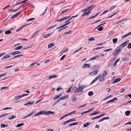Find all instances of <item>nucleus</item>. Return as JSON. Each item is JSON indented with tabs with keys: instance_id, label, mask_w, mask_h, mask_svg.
I'll return each instance as SVG.
<instances>
[{
	"instance_id": "f257e3e1",
	"label": "nucleus",
	"mask_w": 131,
	"mask_h": 131,
	"mask_svg": "<svg viewBox=\"0 0 131 131\" xmlns=\"http://www.w3.org/2000/svg\"><path fill=\"white\" fill-rule=\"evenodd\" d=\"M121 50L122 48L118 46L116 50L113 51V54L114 56H116L121 52Z\"/></svg>"
},
{
	"instance_id": "f03ea898",
	"label": "nucleus",
	"mask_w": 131,
	"mask_h": 131,
	"mask_svg": "<svg viewBox=\"0 0 131 131\" xmlns=\"http://www.w3.org/2000/svg\"><path fill=\"white\" fill-rule=\"evenodd\" d=\"M91 10V9H90L88 11V10L86 8L82 9L81 10V11L83 12V13L82 15V17H83L85 16L89 15L90 13V11Z\"/></svg>"
},
{
	"instance_id": "7ed1b4c3",
	"label": "nucleus",
	"mask_w": 131,
	"mask_h": 131,
	"mask_svg": "<svg viewBox=\"0 0 131 131\" xmlns=\"http://www.w3.org/2000/svg\"><path fill=\"white\" fill-rule=\"evenodd\" d=\"M45 114L47 115V111L45 110H43L40 111L37 113L35 114L34 115L35 116H37L39 115Z\"/></svg>"
},
{
	"instance_id": "20e7f679",
	"label": "nucleus",
	"mask_w": 131,
	"mask_h": 131,
	"mask_svg": "<svg viewBox=\"0 0 131 131\" xmlns=\"http://www.w3.org/2000/svg\"><path fill=\"white\" fill-rule=\"evenodd\" d=\"M96 78L97 79V80L99 79V81L101 82L103 81L104 79V77L101 74L97 76Z\"/></svg>"
},
{
	"instance_id": "39448f33",
	"label": "nucleus",
	"mask_w": 131,
	"mask_h": 131,
	"mask_svg": "<svg viewBox=\"0 0 131 131\" xmlns=\"http://www.w3.org/2000/svg\"><path fill=\"white\" fill-rule=\"evenodd\" d=\"M129 40H127V41L123 43L121 45H120L119 46L121 48H124L126 45L128 43V42H129Z\"/></svg>"
},
{
	"instance_id": "423d86ee",
	"label": "nucleus",
	"mask_w": 131,
	"mask_h": 131,
	"mask_svg": "<svg viewBox=\"0 0 131 131\" xmlns=\"http://www.w3.org/2000/svg\"><path fill=\"white\" fill-rule=\"evenodd\" d=\"M70 17V16H67V17H63V18H62V19H59V20H57V21L58 22H60L62 20H65L69 18Z\"/></svg>"
},
{
	"instance_id": "0eeeda50",
	"label": "nucleus",
	"mask_w": 131,
	"mask_h": 131,
	"mask_svg": "<svg viewBox=\"0 0 131 131\" xmlns=\"http://www.w3.org/2000/svg\"><path fill=\"white\" fill-rule=\"evenodd\" d=\"M98 72V70H96L95 71H92L91 72H90L89 74H91V75H96L97 73Z\"/></svg>"
},
{
	"instance_id": "6e6552de",
	"label": "nucleus",
	"mask_w": 131,
	"mask_h": 131,
	"mask_svg": "<svg viewBox=\"0 0 131 131\" xmlns=\"http://www.w3.org/2000/svg\"><path fill=\"white\" fill-rule=\"evenodd\" d=\"M121 78H117L114 80V81L113 82V83L114 84L116 83H117L121 80Z\"/></svg>"
},
{
	"instance_id": "1a4fd4ad",
	"label": "nucleus",
	"mask_w": 131,
	"mask_h": 131,
	"mask_svg": "<svg viewBox=\"0 0 131 131\" xmlns=\"http://www.w3.org/2000/svg\"><path fill=\"white\" fill-rule=\"evenodd\" d=\"M28 0H25L24 1H23L22 2H21L18 3H16L14 6V7L15 6H16L17 5H19V4H21L22 3H24L25 2L27 1H28Z\"/></svg>"
},
{
	"instance_id": "9d476101",
	"label": "nucleus",
	"mask_w": 131,
	"mask_h": 131,
	"mask_svg": "<svg viewBox=\"0 0 131 131\" xmlns=\"http://www.w3.org/2000/svg\"><path fill=\"white\" fill-rule=\"evenodd\" d=\"M68 50V48H66L65 49H63L60 52L61 55H62L63 53L66 52H67Z\"/></svg>"
},
{
	"instance_id": "9b49d317",
	"label": "nucleus",
	"mask_w": 131,
	"mask_h": 131,
	"mask_svg": "<svg viewBox=\"0 0 131 131\" xmlns=\"http://www.w3.org/2000/svg\"><path fill=\"white\" fill-rule=\"evenodd\" d=\"M70 23H71V22H69V23H68L66 24H64L60 27H57L56 28V29H59L61 28L62 27H64V26H66V25L70 24Z\"/></svg>"
},
{
	"instance_id": "f8f14e48",
	"label": "nucleus",
	"mask_w": 131,
	"mask_h": 131,
	"mask_svg": "<svg viewBox=\"0 0 131 131\" xmlns=\"http://www.w3.org/2000/svg\"><path fill=\"white\" fill-rule=\"evenodd\" d=\"M34 103V102L32 101H29V102H27V103H25L24 104V105H31L32 104H33Z\"/></svg>"
},
{
	"instance_id": "ddd939ff",
	"label": "nucleus",
	"mask_w": 131,
	"mask_h": 131,
	"mask_svg": "<svg viewBox=\"0 0 131 131\" xmlns=\"http://www.w3.org/2000/svg\"><path fill=\"white\" fill-rule=\"evenodd\" d=\"M20 52H19V51H15L13 52H12L11 53H10V54H13V55H15L16 54H19L20 53Z\"/></svg>"
},
{
	"instance_id": "4468645a",
	"label": "nucleus",
	"mask_w": 131,
	"mask_h": 131,
	"mask_svg": "<svg viewBox=\"0 0 131 131\" xmlns=\"http://www.w3.org/2000/svg\"><path fill=\"white\" fill-rule=\"evenodd\" d=\"M90 67V64L85 63L84 64V66L82 67L83 68H89Z\"/></svg>"
},
{
	"instance_id": "2eb2a0df",
	"label": "nucleus",
	"mask_w": 131,
	"mask_h": 131,
	"mask_svg": "<svg viewBox=\"0 0 131 131\" xmlns=\"http://www.w3.org/2000/svg\"><path fill=\"white\" fill-rule=\"evenodd\" d=\"M100 56H96L93 58H91L90 59V60H92L96 59H98V57H99Z\"/></svg>"
},
{
	"instance_id": "dca6fc26",
	"label": "nucleus",
	"mask_w": 131,
	"mask_h": 131,
	"mask_svg": "<svg viewBox=\"0 0 131 131\" xmlns=\"http://www.w3.org/2000/svg\"><path fill=\"white\" fill-rule=\"evenodd\" d=\"M90 123H91L89 122H88L86 123H85L83 124V126L84 127H86L88 125H89L90 124Z\"/></svg>"
},
{
	"instance_id": "f3484780",
	"label": "nucleus",
	"mask_w": 131,
	"mask_h": 131,
	"mask_svg": "<svg viewBox=\"0 0 131 131\" xmlns=\"http://www.w3.org/2000/svg\"><path fill=\"white\" fill-rule=\"evenodd\" d=\"M78 90V89L76 87L74 86L73 87V90L75 92H79V91Z\"/></svg>"
},
{
	"instance_id": "a211bd4d",
	"label": "nucleus",
	"mask_w": 131,
	"mask_h": 131,
	"mask_svg": "<svg viewBox=\"0 0 131 131\" xmlns=\"http://www.w3.org/2000/svg\"><path fill=\"white\" fill-rule=\"evenodd\" d=\"M51 114H54V112L50 111H47V115H49Z\"/></svg>"
},
{
	"instance_id": "6ab92c4d",
	"label": "nucleus",
	"mask_w": 131,
	"mask_h": 131,
	"mask_svg": "<svg viewBox=\"0 0 131 131\" xmlns=\"http://www.w3.org/2000/svg\"><path fill=\"white\" fill-rule=\"evenodd\" d=\"M93 6V5H91L89 6L88 7L86 8L88 10H89L90 9H91V10L93 9L94 8H92V7Z\"/></svg>"
},
{
	"instance_id": "aec40b11",
	"label": "nucleus",
	"mask_w": 131,
	"mask_h": 131,
	"mask_svg": "<svg viewBox=\"0 0 131 131\" xmlns=\"http://www.w3.org/2000/svg\"><path fill=\"white\" fill-rule=\"evenodd\" d=\"M12 32L9 30H8L6 31L5 32V34L6 35H7L10 34Z\"/></svg>"
},
{
	"instance_id": "412c9836",
	"label": "nucleus",
	"mask_w": 131,
	"mask_h": 131,
	"mask_svg": "<svg viewBox=\"0 0 131 131\" xmlns=\"http://www.w3.org/2000/svg\"><path fill=\"white\" fill-rule=\"evenodd\" d=\"M52 33L51 34H50L49 33L48 34H46L45 35H43V36L45 38H46L50 36L52 34Z\"/></svg>"
},
{
	"instance_id": "4be33fe9",
	"label": "nucleus",
	"mask_w": 131,
	"mask_h": 131,
	"mask_svg": "<svg viewBox=\"0 0 131 131\" xmlns=\"http://www.w3.org/2000/svg\"><path fill=\"white\" fill-rule=\"evenodd\" d=\"M120 61V60L119 59H117L115 63H114V64L113 65V67H115L117 65V63L119 61Z\"/></svg>"
},
{
	"instance_id": "5701e85b",
	"label": "nucleus",
	"mask_w": 131,
	"mask_h": 131,
	"mask_svg": "<svg viewBox=\"0 0 131 131\" xmlns=\"http://www.w3.org/2000/svg\"><path fill=\"white\" fill-rule=\"evenodd\" d=\"M22 97L21 95H20L15 96V99L16 100H18L20 98Z\"/></svg>"
},
{
	"instance_id": "b1692460",
	"label": "nucleus",
	"mask_w": 131,
	"mask_h": 131,
	"mask_svg": "<svg viewBox=\"0 0 131 131\" xmlns=\"http://www.w3.org/2000/svg\"><path fill=\"white\" fill-rule=\"evenodd\" d=\"M117 6V5H114L111 7L109 9V11H110L113 9Z\"/></svg>"
},
{
	"instance_id": "393cba45",
	"label": "nucleus",
	"mask_w": 131,
	"mask_h": 131,
	"mask_svg": "<svg viewBox=\"0 0 131 131\" xmlns=\"http://www.w3.org/2000/svg\"><path fill=\"white\" fill-rule=\"evenodd\" d=\"M107 71H104L103 72L102 75L105 78V77L106 75L107 74Z\"/></svg>"
},
{
	"instance_id": "a878e982",
	"label": "nucleus",
	"mask_w": 131,
	"mask_h": 131,
	"mask_svg": "<svg viewBox=\"0 0 131 131\" xmlns=\"http://www.w3.org/2000/svg\"><path fill=\"white\" fill-rule=\"evenodd\" d=\"M78 124V122H76L75 123L71 124L69 125V126H73L74 125H77V124Z\"/></svg>"
},
{
	"instance_id": "bb28decb",
	"label": "nucleus",
	"mask_w": 131,
	"mask_h": 131,
	"mask_svg": "<svg viewBox=\"0 0 131 131\" xmlns=\"http://www.w3.org/2000/svg\"><path fill=\"white\" fill-rule=\"evenodd\" d=\"M118 40L116 38H113V42L114 44Z\"/></svg>"
},
{
	"instance_id": "cd10ccee",
	"label": "nucleus",
	"mask_w": 131,
	"mask_h": 131,
	"mask_svg": "<svg viewBox=\"0 0 131 131\" xmlns=\"http://www.w3.org/2000/svg\"><path fill=\"white\" fill-rule=\"evenodd\" d=\"M125 113L126 116H128L130 113V111H127L125 112Z\"/></svg>"
},
{
	"instance_id": "c85d7f7f",
	"label": "nucleus",
	"mask_w": 131,
	"mask_h": 131,
	"mask_svg": "<svg viewBox=\"0 0 131 131\" xmlns=\"http://www.w3.org/2000/svg\"><path fill=\"white\" fill-rule=\"evenodd\" d=\"M68 27V26H66V27H62V28H61L60 29H59V30H58V31L59 32H60L61 31H62V30L64 29H65L67 27Z\"/></svg>"
},
{
	"instance_id": "c756f323",
	"label": "nucleus",
	"mask_w": 131,
	"mask_h": 131,
	"mask_svg": "<svg viewBox=\"0 0 131 131\" xmlns=\"http://www.w3.org/2000/svg\"><path fill=\"white\" fill-rule=\"evenodd\" d=\"M57 26V24L54 25L48 28L47 29V30H48L49 29H52L53 28H54V27Z\"/></svg>"
},
{
	"instance_id": "7c9ffc66",
	"label": "nucleus",
	"mask_w": 131,
	"mask_h": 131,
	"mask_svg": "<svg viewBox=\"0 0 131 131\" xmlns=\"http://www.w3.org/2000/svg\"><path fill=\"white\" fill-rule=\"evenodd\" d=\"M9 57H10L9 55L6 56H5L4 57H3L2 59V60H3L5 59L6 58H9Z\"/></svg>"
},
{
	"instance_id": "2f4dec72",
	"label": "nucleus",
	"mask_w": 131,
	"mask_h": 131,
	"mask_svg": "<svg viewBox=\"0 0 131 131\" xmlns=\"http://www.w3.org/2000/svg\"><path fill=\"white\" fill-rule=\"evenodd\" d=\"M54 43H52L48 45V47L49 48H50L51 47H52L53 46H54Z\"/></svg>"
},
{
	"instance_id": "473e14b6",
	"label": "nucleus",
	"mask_w": 131,
	"mask_h": 131,
	"mask_svg": "<svg viewBox=\"0 0 131 131\" xmlns=\"http://www.w3.org/2000/svg\"><path fill=\"white\" fill-rule=\"evenodd\" d=\"M15 117V116L14 115H12L11 116H9V117L8 119L10 120H11Z\"/></svg>"
},
{
	"instance_id": "72a5a7b5",
	"label": "nucleus",
	"mask_w": 131,
	"mask_h": 131,
	"mask_svg": "<svg viewBox=\"0 0 131 131\" xmlns=\"http://www.w3.org/2000/svg\"><path fill=\"white\" fill-rule=\"evenodd\" d=\"M122 60L124 61H125L126 60L129 59L127 57H125L122 58Z\"/></svg>"
},
{
	"instance_id": "f704fd0d",
	"label": "nucleus",
	"mask_w": 131,
	"mask_h": 131,
	"mask_svg": "<svg viewBox=\"0 0 131 131\" xmlns=\"http://www.w3.org/2000/svg\"><path fill=\"white\" fill-rule=\"evenodd\" d=\"M18 16V15L17 14V13L16 14L13 15L12 16V17H11V18L12 19H13L14 18H15V17H17Z\"/></svg>"
},
{
	"instance_id": "c9c22d12",
	"label": "nucleus",
	"mask_w": 131,
	"mask_h": 131,
	"mask_svg": "<svg viewBox=\"0 0 131 131\" xmlns=\"http://www.w3.org/2000/svg\"><path fill=\"white\" fill-rule=\"evenodd\" d=\"M24 125V123H22L21 124H17V127H19L21 126H23Z\"/></svg>"
},
{
	"instance_id": "e433bc0d",
	"label": "nucleus",
	"mask_w": 131,
	"mask_h": 131,
	"mask_svg": "<svg viewBox=\"0 0 131 131\" xmlns=\"http://www.w3.org/2000/svg\"><path fill=\"white\" fill-rule=\"evenodd\" d=\"M77 99V97L75 96H74L72 97V101L73 102H75L76 100Z\"/></svg>"
},
{
	"instance_id": "4c0bfd02",
	"label": "nucleus",
	"mask_w": 131,
	"mask_h": 131,
	"mask_svg": "<svg viewBox=\"0 0 131 131\" xmlns=\"http://www.w3.org/2000/svg\"><path fill=\"white\" fill-rule=\"evenodd\" d=\"M8 126V125H5L4 124H1V127L2 128L5 127H7Z\"/></svg>"
},
{
	"instance_id": "58836bf2",
	"label": "nucleus",
	"mask_w": 131,
	"mask_h": 131,
	"mask_svg": "<svg viewBox=\"0 0 131 131\" xmlns=\"http://www.w3.org/2000/svg\"><path fill=\"white\" fill-rule=\"evenodd\" d=\"M97 80V79L96 77V78L90 84L91 85L92 84L94 83Z\"/></svg>"
},
{
	"instance_id": "ea45409f",
	"label": "nucleus",
	"mask_w": 131,
	"mask_h": 131,
	"mask_svg": "<svg viewBox=\"0 0 131 131\" xmlns=\"http://www.w3.org/2000/svg\"><path fill=\"white\" fill-rule=\"evenodd\" d=\"M118 100L117 98L116 97H115L113 99H112L111 100L112 101V102H113L114 101H117Z\"/></svg>"
},
{
	"instance_id": "a19ab883",
	"label": "nucleus",
	"mask_w": 131,
	"mask_h": 131,
	"mask_svg": "<svg viewBox=\"0 0 131 131\" xmlns=\"http://www.w3.org/2000/svg\"><path fill=\"white\" fill-rule=\"evenodd\" d=\"M118 100L117 98L116 97H115L113 99H112L111 100L112 101V102H113L114 101H117Z\"/></svg>"
},
{
	"instance_id": "79ce46f5",
	"label": "nucleus",
	"mask_w": 131,
	"mask_h": 131,
	"mask_svg": "<svg viewBox=\"0 0 131 131\" xmlns=\"http://www.w3.org/2000/svg\"><path fill=\"white\" fill-rule=\"evenodd\" d=\"M22 48V46H19L15 48V50H18Z\"/></svg>"
},
{
	"instance_id": "37998d69",
	"label": "nucleus",
	"mask_w": 131,
	"mask_h": 131,
	"mask_svg": "<svg viewBox=\"0 0 131 131\" xmlns=\"http://www.w3.org/2000/svg\"><path fill=\"white\" fill-rule=\"evenodd\" d=\"M93 93L92 91H90L88 93V95L89 96H91L93 95Z\"/></svg>"
},
{
	"instance_id": "c03bdc74",
	"label": "nucleus",
	"mask_w": 131,
	"mask_h": 131,
	"mask_svg": "<svg viewBox=\"0 0 131 131\" xmlns=\"http://www.w3.org/2000/svg\"><path fill=\"white\" fill-rule=\"evenodd\" d=\"M39 87V86L38 85H36L35 86L32 88V89H37Z\"/></svg>"
},
{
	"instance_id": "a18cd8bd",
	"label": "nucleus",
	"mask_w": 131,
	"mask_h": 131,
	"mask_svg": "<svg viewBox=\"0 0 131 131\" xmlns=\"http://www.w3.org/2000/svg\"><path fill=\"white\" fill-rule=\"evenodd\" d=\"M83 89V88H82V87L81 86H79L78 87V90L79 91H79V92L81 91V90H82Z\"/></svg>"
},
{
	"instance_id": "49530a36",
	"label": "nucleus",
	"mask_w": 131,
	"mask_h": 131,
	"mask_svg": "<svg viewBox=\"0 0 131 131\" xmlns=\"http://www.w3.org/2000/svg\"><path fill=\"white\" fill-rule=\"evenodd\" d=\"M95 39V38L94 37H92L88 39V40L89 41H91L94 40Z\"/></svg>"
},
{
	"instance_id": "de8ad7c7",
	"label": "nucleus",
	"mask_w": 131,
	"mask_h": 131,
	"mask_svg": "<svg viewBox=\"0 0 131 131\" xmlns=\"http://www.w3.org/2000/svg\"><path fill=\"white\" fill-rule=\"evenodd\" d=\"M70 9V8H69V9H65V10H63L61 12V13H64L68 11Z\"/></svg>"
},
{
	"instance_id": "09e8293b",
	"label": "nucleus",
	"mask_w": 131,
	"mask_h": 131,
	"mask_svg": "<svg viewBox=\"0 0 131 131\" xmlns=\"http://www.w3.org/2000/svg\"><path fill=\"white\" fill-rule=\"evenodd\" d=\"M12 109V108L11 107H7L5 108H3V110H7L8 109Z\"/></svg>"
},
{
	"instance_id": "8fccbe9b",
	"label": "nucleus",
	"mask_w": 131,
	"mask_h": 131,
	"mask_svg": "<svg viewBox=\"0 0 131 131\" xmlns=\"http://www.w3.org/2000/svg\"><path fill=\"white\" fill-rule=\"evenodd\" d=\"M68 96H63V97L62 96V97H60L59 98V99L60 100H63V99H65Z\"/></svg>"
},
{
	"instance_id": "3c124183",
	"label": "nucleus",
	"mask_w": 131,
	"mask_h": 131,
	"mask_svg": "<svg viewBox=\"0 0 131 131\" xmlns=\"http://www.w3.org/2000/svg\"><path fill=\"white\" fill-rule=\"evenodd\" d=\"M103 28L102 27H100L97 29V30L99 31H101L103 30Z\"/></svg>"
},
{
	"instance_id": "603ef678",
	"label": "nucleus",
	"mask_w": 131,
	"mask_h": 131,
	"mask_svg": "<svg viewBox=\"0 0 131 131\" xmlns=\"http://www.w3.org/2000/svg\"><path fill=\"white\" fill-rule=\"evenodd\" d=\"M71 89V87H69L68 90L66 92L67 93H69L70 92Z\"/></svg>"
},
{
	"instance_id": "864d4df0",
	"label": "nucleus",
	"mask_w": 131,
	"mask_h": 131,
	"mask_svg": "<svg viewBox=\"0 0 131 131\" xmlns=\"http://www.w3.org/2000/svg\"><path fill=\"white\" fill-rule=\"evenodd\" d=\"M47 7H46V8H45V10H44V12H43L42 14L41 15H44L45 13H46L47 10Z\"/></svg>"
},
{
	"instance_id": "5fc2aeb1",
	"label": "nucleus",
	"mask_w": 131,
	"mask_h": 131,
	"mask_svg": "<svg viewBox=\"0 0 131 131\" xmlns=\"http://www.w3.org/2000/svg\"><path fill=\"white\" fill-rule=\"evenodd\" d=\"M59 97V95H57L56 96H55V97H54L53 99L54 100H56L57 98H58Z\"/></svg>"
},
{
	"instance_id": "6e6d98bb",
	"label": "nucleus",
	"mask_w": 131,
	"mask_h": 131,
	"mask_svg": "<svg viewBox=\"0 0 131 131\" xmlns=\"http://www.w3.org/2000/svg\"><path fill=\"white\" fill-rule=\"evenodd\" d=\"M108 11V10L107 9L106 10H105L102 13V14L100 16H101L102 15H103L104 14H105V13H106Z\"/></svg>"
},
{
	"instance_id": "4d7b16f0",
	"label": "nucleus",
	"mask_w": 131,
	"mask_h": 131,
	"mask_svg": "<svg viewBox=\"0 0 131 131\" xmlns=\"http://www.w3.org/2000/svg\"><path fill=\"white\" fill-rule=\"evenodd\" d=\"M65 57V55H63L61 57V58H60V60H63L64 58Z\"/></svg>"
},
{
	"instance_id": "13d9d810",
	"label": "nucleus",
	"mask_w": 131,
	"mask_h": 131,
	"mask_svg": "<svg viewBox=\"0 0 131 131\" xmlns=\"http://www.w3.org/2000/svg\"><path fill=\"white\" fill-rule=\"evenodd\" d=\"M50 79H51L53 78H57V76L56 75H54L52 76H50Z\"/></svg>"
},
{
	"instance_id": "bf43d9fd",
	"label": "nucleus",
	"mask_w": 131,
	"mask_h": 131,
	"mask_svg": "<svg viewBox=\"0 0 131 131\" xmlns=\"http://www.w3.org/2000/svg\"><path fill=\"white\" fill-rule=\"evenodd\" d=\"M128 48L129 49H130L131 48V43L128 44Z\"/></svg>"
},
{
	"instance_id": "052dcab7",
	"label": "nucleus",
	"mask_w": 131,
	"mask_h": 131,
	"mask_svg": "<svg viewBox=\"0 0 131 131\" xmlns=\"http://www.w3.org/2000/svg\"><path fill=\"white\" fill-rule=\"evenodd\" d=\"M35 19L34 18H31L30 19H29L28 20V21H32L34 20Z\"/></svg>"
},
{
	"instance_id": "680f3d73",
	"label": "nucleus",
	"mask_w": 131,
	"mask_h": 131,
	"mask_svg": "<svg viewBox=\"0 0 131 131\" xmlns=\"http://www.w3.org/2000/svg\"><path fill=\"white\" fill-rule=\"evenodd\" d=\"M73 18H72V17L70 18V19H68L67 20H66L65 23H66L67 22H68L69 21H70V20H71Z\"/></svg>"
},
{
	"instance_id": "e2e57ef3",
	"label": "nucleus",
	"mask_w": 131,
	"mask_h": 131,
	"mask_svg": "<svg viewBox=\"0 0 131 131\" xmlns=\"http://www.w3.org/2000/svg\"><path fill=\"white\" fill-rule=\"evenodd\" d=\"M70 121V122H71L72 121H74L75 120V118H72L71 119H69Z\"/></svg>"
},
{
	"instance_id": "0e129e2a",
	"label": "nucleus",
	"mask_w": 131,
	"mask_h": 131,
	"mask_svg": "<svg viewBox=\"0 0 131 131\" xmlns=\"http://www.w3.org/2000/svg\"><path fill=\"white\" fill-rule=\"evenodd\" d=\"M103 120H105V119H109L110 118L109 117H104L103 118Z\"/></svg>"
},
{
	"instance_id": "69168bd1",
	"label": "nucleus",
	"mask_w": 131,
	"mask_h": 131,
	"mask_svg": "<svg viewBox=\"0 0 131 131\" xmlns=\"http://www.w3.org/2000/svg\"><path fill=\"white\" fill-rule=\"evenodd\" d=\"M71 32V30H69L68 32H66L64 33V34H69Z\"/></svg>"
},
{
	"instance_id": "338daca9",
	"label": "nucleus",
	"mask_w": 131,
	"mask_h": 131,
	"mask_svg": "<svg viewBox=\"0 0 131 131\" xmlns=\"http://www.w3.org/2000/svg\"><path fill=\"white\" fill-rule=\"evenodd\" d=\"M40 31V30H37L35 32L34 34L36 35Z\"/></svg>"
},
{
	"instance_id": "774afa93",
	"label": "nucleus",
	"mask_w": 131,
	"mask_h": 131,
	"mask_svg": "<svg viewBox=\"0 0 131 131\" xmlns=\"http://www.w3.org/2000/svg\"><path fill=\"white\" fill-rule=\"evenodd\" d=\"M126 129L127 130V131H131V128H126Z\"/></svg>"
}]
</instances>
